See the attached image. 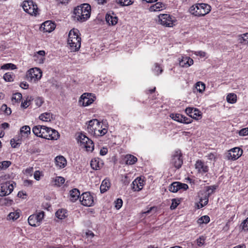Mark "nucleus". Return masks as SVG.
Segmentation results:
<instances>
[{
    "label": "nucleus",
    "mask_w": 248,
    "mask_h": 248,
    "mask_svg": "<svg viewBox=\"0 0 248 248\" xmlns=\"http://www.w3.org/2000/svg\"><path fill=\"white\" fill-rule=\"evenodd\" d=\"M115 206L116 209H119L123 205V201L121 199H117L115 202Z\"/></svg>",
    "instance_id": "6e6d98bb"
},
{
    "label": "nucleus",
    "mask_w": 248,
    "mask_h": 248,
    "mask_svg": "<svg viewBox=\"0 0 248 248\" xmlns=\"http://www.w3.org/2000/svg\"><path fill=\"white\" fill-rule=\"evenodd\" d=\"M65 179L63 177L61 176L56 177L54 180V185L57 186H61L62 184H64Z\"/></svg>",
    "instance_id": "4c0bfd02"
},
{
    "label": "nucleus",
    "mask_w": 248,
    "mask_h": 248,
    "mask_svg": "<svg viewBox=\"0 0 248 248\" xmlns=\"http://www.w3.org/2000/svg\"><path fill=\"white\" fill-rule=\"evenodd\" d=\"M81 143L84 145V147L88 151H92L94 148V144L93 141L84 135L79 136Z\"/></svg>",
    "instance_id": "ddd939ff"
},
{
    "label": "nucleus",
    "mask_w": 248,
    "mask_h": 248,
    "mask_svg": "<svg viewBox=\"0 0 248 248\" xmlns=\"http://www.w3.org/2000/svg\"><path fill=\"white\" fill-rule=\"evenodd\" d=\"M216 189V187L214 186L207 187L206 190L207 192H208V196H209L210 195L212 194Z\"/></svg>",
    "instance_id": "13d9d810"
},
{
    "label": "nucleus",
    "mask_w": 248,
    "mask_h": 248,
    "mask_svg": "<svg viewBox=\"0 0 248 248\" xmlns=\"http://www.w3.org/2000/svg\"><path fill=\"white\" fill-rule=\"evenodd\" d=\"M106 20L109 25H115L118 22V17L116 16H112L108 14L106 15Z\"/></svg>",
    "instance_id": "a878e982"
},
{
    "label": "nucleus",
    "mask_w": 248,
    "mask_h": 248,
    "mask_svg": "<svg viewBox=\"0 0 248 248\" xmlns=\"http://www.w3.org/2000/svg\"><path fill=\"white\" fill-rule=\"evenodd\" d=\"M91 12V7L89 4L84 3L81 4L75 8L74 19L75 20L80 22H84L90 17Z\"/></svg>",
    "instance_id": "f257e3e1"
},
{
    "label": "nucleus",
    "mask_w": 248,
    "mask_h": 248,
    "mask_svg": "<svg viewBox=\"0 0 248 248\" xmlns=\"http://www.w3.org/2000/svg\"><path fill=\"white\" fill-rule=\"evenodd\" d=\"M42 76L41 70L38 68H32L28 71L26 77L28 80L36 81L40 79Z\"/></svg>",
    "instance_id": "423d86ee"
},
{
    "label": "nucleus",
    "mask_w": 248,
    "mask_h": 248,
    "mask_svg": "<svg viewBox=\"0 0 248 248\" xmlns=\"http://www.w3.org/2000/svg\"><path fill=\"white\" fill-rule=\"evenodd\" d=\"M45 51L44 50H40L35 53L33 57L34 58V60L35 61L37 60V58H39V56H40V58L39 60V62L40 63H43L44 62V60H45V58L44 57L45 55Z\"/></svg>",
    "instance_id": "cd10ccee"
},
{
    "label": "nucleus",
    "mask_w": 248,
    "mask_h": 248,
    "mask_svg": "<svg viewBox=\"0 0 248 248\" xmlns=\"http://www.w3.org/2000/svg\"><path fill=\"white\" fill-rule=\"evenodd\" d=\"M154 72H155V74L156 75H158L159 74L162 73V72H163L162 68L158 64V63L155 64Z\"/></svg>",
    "instance_id": "3c124183"
},
{
    "label": "nucleus",
    "mask_w": 248,
    "mask_h": 248,
    "mask_svg": "<svg viewBox=\"0 0 248 248\" xmlns=\"http://www.w3.org/2000/svg\"><path fill=\"white\" fill-rule=\"evenodd\" d=\"M79 35V31L78 29H73L69 31L67 42L71 51L76 52L79 49L81 46V38Z\"/></svg>",
    "instance_id": "f03ea898"
},
{
    "label": "nucleus",
    "mask_w": 248,
    "mask_h": 248,
    "mask_svg": "<svg viewBox=\"0 0 248 248\" xmlns=\"http://www.w3.org/2000/svg\"><path fill=\"white\" fill-rule=\"evenodd\" d=\"M185 112L189 117L196 120H198L202 116V113L196 108H187L185 110Z\"/></svg>",
    "instance_id": "4468645a"
},
{
    "label": "nucleus",
    "mask_w": 248,
    "mask_h": 248,
    "mask_svg": "<svg viewBox=\"0 0 248 248\" xmlns=\"http://www.w3.org/2000/svg\"><path fill=\"white\" fill-rule=\"evenodd\" d=\"M34 215L35 217H36V218L37 219V220L39 221V222L40 223L43 218H44V212L43 211H41L38 213L37 214Z\"/></svg>",
    "instance_id": "864d4df0"
},
{
    "label": "nucleus",
    "mask_w": 248,
    "mask_h": 248,
    "mask_svg": "<svg viewBox=\"0 0 248 248\" xmlns=\"http://www.w3.org/2000/svg\"><path fill=\"white\" fill-rule=\"evenodd\" d=\"M67 212L66 210L61 209L58 210L56 213V216L59 219H62L64 218L67 215Z\"/></svg>",
    "instance_id": "72a5a7b5"
},
{
    "label": "nucleus",
    "mask_w": 248,
    "mask_h": 248,
    "mask_svg": "<svg viewBox=\"0 0 248 248\" xmlns=\"http://www.w3.org/2000/svg\"><path fill=\"white\" fill-rule=\"evenodd\" d=\"M70 200L73 202L76 201L79 198H80V192L78 189L74 188L70 191Z\"/></svg>",
    "instance_id": "b1692460"
},
{
    "label": "nucleus",
    "mask_w": 248,
    "mask_h": 248,
    "mask_svg": "<svg viewBox=\"0 0 248 248\" xmlns=\"http://www.w3.org/2000/svg\"><path fill=\"white\" fill-rule=\"evenodd\" d=\"M227 101L228 102L232 104H233L236 102L237 100L236 95L234 93H229L227 96Z\"/></svg>",
    "instance_id": "e433bc0d"
},
{
    "label": "nucleus",
    "mask_w": 248,
    "mask_h": 248,
    "mask_svg": "<svg viewBox=\"0 0 248 248\" xmlns=\"http://www.w3.org/2000/svg\"><path fill=\"white\" fill-rule=\"evenodd\" d=\"M192 121V120L191 119L183 115V117L182 118V121L181 122V123L188 124L191 123Z\"/></svg>",
    "instance_id": "bf43d9fd"
},
{
    "label": "nucleus",
    "mask_w": 248,
    "mask_h": 248,
    "mask_svg": "<svg viewBox=\"0 0 248 248\" xmlns=\"http://www.w3.org/2000/svg\"><path fill=\"white\" fill-rule=\"evenodd\" d=\"M193 64V60L189 57H182L179 61V64L181 67H188Z\"/></svg>",
    "instance_id": "6ab92c4d"
},
{
    "label": "nucleus",
    "mask_w": 248,
    "mask_h": 248,
    "mask_svg": "<svg viewBox=\"0 0 248 248\" xmlns=\"http://www.w3.org/2000/svg\"><path fill=\"white\" fill-rule=\"evenodd\" d=\"M126 164L133 165L137 161V158L131 155H127L125 157Z\"/></svg>",
    "instance_id": "c85d7f7f"
},
{
    "label": "nucleus",
    "mask_w": 248,
    "mask_h": 248,
    "mask_svg": "<svg viewBox=\"0 0 248 248\" xmlns=\"http://www.w3.org/2000/svg\"><path fill=\"white\" fill-rule=\"evenodd\" d=\"M210 221V217L208 216H203L198 219V223L201 224L203 223H207Z\"/></svg>",
    "instance_id": "a19ab883"
},
{
    "label": "nucleus",
    "mask_w": 248,
    "mask_h": 248,
    "mask_svg": "<svg viewBox=\"0 0 248 248\" xmlns=\"http://www.w3.org/2000/svg\"><path fill=\"white\" fill-rule=\"evenodd\" d=\"M1 109L4 111V113L7 115H10L12 112L11 108H8L7 105L5 104L2 105Z\"/></svg>",
    "instance_id": "8fccbe9b"
},
{
    "label": "nucleus",
    "mask_w": 248,
    "mask_h": 248,
    "mask_svg": "<svg viewBox=\"0 0 248 248\" xmlns=\"http://www.w3.org/2000/svg\"><path fill=\"white\" fill-rule=\"evenodd\" d=\"M11 164L9 161H4L0 162V170L7 169Z\"/></svg>",
    "instance_id": "79ce46f5"
},
{
    "label": "nucleus",
    "mask_w": 248,
    "mask_h": 248,
    "mask_svg": "<svg viewBox=\"0 0 248 248\" xmlns=\"http://www.w3.org/2000/svg\"><path fill=\"white\" fill-rule=\"evenodd\" d=\"M195 168L200 172L205 173L208 171V167L201 160H198L195 164Z\"/></svg>",
    "instance_id": "aec40b11"
},
{
    "label": "nucleus",
    "mask_w": 248,
    "mask_h": 248,
    "mask_svg": "<svg viewBox=\"0 0 248 248\" xmlns=\"http://www.w3.org/2000/svg\"><path fill=\"white\" fill-rule=\"evenodd\" d=\"M41 28L43 29L44 32H50L55 28V24L50 21H45L42 25Z\"/></svg>",
    "instance_id": "a211bd4d"
},
{
    "label": "nucleus",
    "mask_w": 248,
    "mask_h": 248,
    "mask_svg": "<svg viewBox=\"0 0 248 248\" xmlns=\"http://www.w3.org/2000/svg\"><path fill=\"white\" fill-rule=\"evenodd\" d=\"M115 2L120 6H127L133 4L132 0H115Z\"/></svg>",
    "instance_id": "7c9ffc66"
},
{
    "label": "nucleus",
    "mask_w": 248,
    "mask_h": 248,
    "mask_svg": "<svg viewBox=\"0 0 248 248\" xmlns=\"http://www.w3.org/2000/svg\"><path fill=\"white\" fill-rule=\"evenodd\" d=\"M10 143L13 148H16L20 144V142H16L15 140L14 139L11 140Z\"/></svg>",
    "instance_id": "0e129e2a"
},
{
    "label": "nucleus",
    "mask_w": 248,
    "mask_h": 248,
    "mask_svg": "<svg viewBox=\"0 0 248 248\" xmlns=\"http://www.w3.org/2000/svg\"><path fill=\"white\" fill-rule=\"evenodd\" d=\"M81 203L86 206H91L93 204V196L89 192L83 193L80 197Z\"/></svg>",
    "instance_id": "1a4fd4ad"
},
{
    "label": "nucleus",
    "mask_w": 248,
    "mask_h": 248,
    "mask_svg": "<svg viewBox=\"0 0 248 248\" xmlns=\"http://www.w3.org/2000/svg\"><path fill=\"white\" fill-rule=\"evenodd\" d=\"M20 87L23 89H27L29 87V85L28 84H27V82H21L20 84Z\"/></svg>",
    "instance_id": "774afa93"
},
{
    "label": "nucleus",
    "mask_w": 248,
    "mask_h": 248,
    "mask_svg": "<svg viewBox=\"0 0 248 248\" xmlns=\"http://www.w3.org/2000/svg\"><path fill=\"white\" fill-rule=\"evenodd\" d=\"M22 7L24 11L31 16H36L38 14L37 5L31 0L24 1Z\"/></svg>",
    "instance_id": "20e7f679"
},
{
    "label": "nucleus",
    "mask_w": 248,
    "mask_h": 248,
    "mask_svg": "<svg viewBox=\"0 0 248 248\" xmlns=\"http://www.w3.org/2000/svg\"><path fill=\"white\" fill-rule=\"evenodd\" d=\"M45 126L44 125L35 126L32 128V132L35 135L42 138L43 134L42 132L44 131Z\"/></svg>",
    "instance_id": "4be33fe9"
},
{
    "label": "nucleus",
    "mask_w": 248,
    "mask_h": 248,
    "mask_svg": "<svg viewBox=\"0 0 248 248\" xmlns=\"http://www.w3.org/2000/svg\"><path fill=\"white\" fill-rule=\"evenodd\" d=\"M56 165L60 168H63L67 164L65 158L63 156H58L55 159Z\"/></svg>",
    "instance_id": "412c9836"
},
{
    "label": "nucleus",
    "mask_w": 248,
    "mask_h": 248,
    "mask_svg": "<svg viewBox=\"0 0 248 248\" xmlns=\"http://www.w3.org/2000/svg\"><path fill=\"white\" fill-rule=\"evenodd\" d=\"M143 182L144 181L142 179L137 178L132 182V189L137 191L140 190L144 185Z\"/></svg>",
    "instance_id": "f3484780"
},
{
    "label": "nucleus",
    "mask_w": 248,
    "mask_h": 248,
    "mask_svg": "<svg viewBox=\"0 0 248 248\" xmlns=\"http://www.w3.org/2000/svg\"><path fill=\"white\" fill-rule=\"evenodd\" d=\"M39 118L40 120L43 121H50L51 119L52 118V115L50 113H44L41 114V115L39 116Z\"/></svg>",
    "instance_id": "f704fd0d"
},
{
    "label": "nucleus",
    "mask_w": 248,
    "mask_h": 248,
    "mask_svg": "<svg viewBox=\"0 0 248 248\" xmlns=\"http://www.w3.org/2000/svg\"><path fill=\"white\" fill-rule=\"evenodd\" d=\"M103 162L99 158H94L91 161V167L94 170H100L103 166Z\"/></svg>",
    "instance_id": "dca6fc26"
},
{
    "label": "nucleus",
    "mask_w": 248,
    "mask_h": 248,
    "mask_svg": "<svg viewBox=\"0 0 248 248\" xmlns=\"http://www.w3.org/2000/svg\"><path fill=\"white\" fill-rule=\"evenodd\" d=\"M8 217L10 219L16 220L19 217V214L18 212H11L9 214Z\"/></svg>",
    "instance_id": "de8ad7c7"
},
{
    "label": "nucleus",
    "mask_w": 248,
    "mask_h": 248,
    "mask_svg": "<svg viewBox=\"0 0 248 248\" xmlns=\"http://www.w3.org/2000/svg\"><path fill=\"white\" fill-rule=\"evenodd\" d=\"M22 98V95L21 93H14L12 97V102L13 104L19 103Z\"/></svg>",
    "instance_id": "2f4dec72"
},
{
    "label": "nucleus",
    "mask_w": 248,
    "mask_h": 248,
    "mask_svg": "<svg viewBox=\"0 0 248 248\" xmlns=\"http://www.w3.org/2000/svg\"><path fill=\"white\" fill-rule=\"evenodd\" d=\"M159 22L160 24L168 27H172L176 21L174 17L168 14H160L158 16Z\"/></svg>",
    "instance_id": "39448f33"
},
{
    "label": "nucleus",
    "mask_w": 248,
    "mask_h": 248,
    "mask_svg": "<svg viewBox=\"0 0 248 248\" xmlns=\"http://www.w3.org/2000/svg\"><path fill=\"white\" fill-rule=\"evenodd\" d=\"M211 6L206 3H197L191 6L189 9L190 13L195 16H204L211 11Z\"/></svg>",
    "instance_id": "7ed1b4c3"
},
{
    "label": "nucleus",
    "mask_w": 248,
    "mask_h": 248,
    "mask_svg": "<svg viewBox=\"0 0 248 248\" xmlns=\"http://www.w3.org/2000/svg\"><path fill=\"white\" fill-rule=\"evenodd\" d=\"M20 133L22 136H28L31 133V128L28 125H25L20 128Z\"/></svg>",
    "instance_id": "473e14b6"
},
{
    "label": "nucleus",
    "mask_w": 248,
    "mask_h": 248,
    "mask_svg": "<svg viewBox=\"0 0 248 248\" xmlns=\"http://www.w3.org/2000/svg\"><path fill=\"white\" fill-rule=\"evenodd\" d=\"M195 88L200 93H202L205 90V85L203 83L199 81L196 83Z\"/></svg>",
    "instance_id": "58836bf2"
},
{
    "label": "nucleus",
    "mask_w": 248,
    "mask_h": 248,
    "mask_svg": "<svg viewBox=\"0 0 248 248\" xmlns=\"http://www.w3.org/2000/svg\"><path fill=\"white\" fill-rule=\"evenodd\" d=\"M3 78L6 81L11 82L13 80V76L10 73H6L3 76Z\"/></svg>",
    "instance_id": "49530a36"
},
{
    "label": "nucleus",
    "mask_w": 248,
    "mask_h": 248,
    "mask_svg": "<svg viewBox=\"0 0 248 248\" xmlns=\"http://www.w3.org/2000/svg\"><path fill=\"white\" fill-rule=\"evenodd\" d=\"M34 102L35 103L36 106L39 107L43 103L44 100H43V98L40 97H38L34 99Z\"/></svg>",
    "instance_id": "603ef678"
},
{
    "label": "nucleus",
    "mask_w": 248,
    "mask_h": 248,
    "mask_svg": "<svg viewBox=\"0 0 248 248\" xmlns=\"http://www.w3.org/2000/svg\"><path fill=\"white\" fill-rule=\"evenodd\" d=\"M239 135L241 136H245L248 135V132L247 128L242 129L239 131Z\"/></svg>",
    "instance_id": "e2e57ef3"
},
{
    "label": "nucleus",
    "mask_w": 248,
    "mask_h": 248,
    "mask_svg": "<svg viewBox=\"0 0 248 248\" xmlns=\"http://www.w3.org/2000/svg\"><path fill=\"white\" fill-rule=\"evenodd\" d=\"M208 202V196H205L203 199H201L200 203L201 205V207H203L204 206L206 205Z\"/></svg>",
    "instance_id": "5fc2aeb1"
},
{
    "label": "nucleus",
    "mask_w": 248,
    "mask_h": 248,
    "mask_svg": "<svg viewBox=\"0 0 248 248\" xmlns=\"http://www.w3.org/2000/svg\"><path fill=\"white\" fill-rule=\"evenodd\" d=\"M179 190H186L188 188V186L187 184L182 183L179 182Z\"/></svg>",
    "instance_id": "052dcab7"
},
{
    "label": "nucleus",
    "mask_w": 248,
    "mask_h": 248,
    "mask_svg": "<svg viewBox=\"0 0 248 248\" xmlns=\"http://www.w3.org/2000/svg\"><path fill=\"white\" fill-rule=\"evenodd\" d=\"M42 133L43 134L42 138L47 140H56L60 137L58 131L46 126H45L44 131Z\"/></svg>",
    "instance_id": "0eeeda50"
},
{
    "label": "nucleus",
    "mask_w": 248,
    "mask_h": 248,
    "mask_svg": "<svg viewBox=\"0 0 248 248\" xmlns=\"http://www.w3.org/2000/svg\"><path fill=\"white\" fill-rule=\"evenodd\" d=\"M165 8V4L162 2H156L150 6L149 10L151 12L159 11Z\"/></svg>",
    "instance_id": "393cba45"
},
{
    "label": "nucleus",
    "mask_w": 248,
    "mask_h": 248,
    "mask_svg": "<svg viewBox=\"0 0 248 248\" xmlns=\"http://www.w3.org/2000/svg\"><path fill=\"white\" fill-rule=\"evenodd\" d=\"M110 186V183L109 180L105 179H104L100 186V192L102 193H103L106 192Z\"/></svg>",
    "instance_id": "5701e85b"
},
{
    "label": "nucleus",
    "mask_w": 248,
    "mask_h": 248,
    "mask_svg": "<svg viewBox=\"0 0 248 248\" xmlns=\"http://www.w3.org/2000/svg\"><path fill=\"white\" fill-rule=\"evenodd\" d=\"M179 182H173L169 186V190L172 192H176L179 190Z\"/></svg>",
    "instance_id": "c9c22d12"
},
{
    "label": "nucleus",
    "mask_w": 248,
    "mask_h": 248,
    "mask_svg": "<svg viewBox=\"0 0 248 248\" xmlns=\"http://www.w3.org/2000/svg\"><path fill=\"white\" fill-rule=\"evenodd\" d=\"M241 226L243 230H248V217L242 223Z\"/></svg>",
    "instance_id": "680f3d73"
},
{
    "label": "nucleus",
    "mask_w": 248,
    "mask_h": 248,
    "mask_svg": "<svg viewBox=\"0 0 248 248\" xmlns=\"http://www.w3.org/2000/svg\"><path fill=\"white\" fill-rule=\"evenodd\" d=\"M14 189L13 184L6 182L0 185V196H4L10 194Z\"/></svg>",
    "instance_id": "9b49d317"
},
{
    "label": "nucleus",
    "mask_w": 248,
    "mask_h": 248,
    "mask_svg": "<svg viewBox=\"0 0 248 248\" xmlns=\"http://www.w3.org/2000/svg\"><path fill=\"white\" fill-rule=\"evenodd\" d=\"M108 129L106 128H103L100 125V128L98 129V130L96 132V136H104L107 133Z\"/></svg>",
    "instance_id": "37998d69"
},
{
    "label": "nucleus",
    "mask_w": 248,
    "mask_h": 248,
    "mask_svg": "<svg viewBox=\"0 0 248 248\" xmlns=\"http://www.w3.org/2000/svg\"><path fill=\"white\" fill-rule=\"evenodd\" d=\"M170 116L174 121L181 123L183 115L180 114H171Z\"/></svg>",
    "instance_id": "c03bdc74"
},
{
    "label": "nucleus",
    "mask_w": 248,
    "mask_h": 248,
    "mask_svg": "<svg viewBox=\"0 0 248 248\" xmlns=\"http://www.w3.org/2000/svg\"><path fill=\"white\" fill-rule=\"evenodd\" d=\"M195 54L197 56H200L201 57H204L205 56L206 53L204 51H199L195 52Z\"/></svg>",
    "instance_id": "69168bd1"
},
{
    "label": "nucleus",
    "mask_w": 248,
    "mask_h": 248,
    "mask_svg": "<svg viewBox=\"0 0 248 248\" xmlns=\"http://www.w3.org/2000/svg\"><path fill=\"white\" fill-rule=\"evenodd\" d=\"M205 238L204 236H202L196 239V243L199 247L202 246L205 243Z\"/></svg>",
    "instance_id": "a18cd8bd"
},
{
    "label": "nucleus",
    "mask_w": 248,
    "mask_h": 248,
    "mask_svg": "<svg viewBox=\"0 0 248 248\" xmlns=\"http://www.w3.org/2000/svg\"><path fill=\"white\" fill-rule=\"evenodd\" d=\"M1 68L2 69H8L11 68V69H15L16 65L12 63H7L3 65Z\"/></svg>",
    "instance_id": "09e8293b"
},
{
    "label": "nucleus",
    "mask_w": 248,
    "mask_h": 248,
    "mask_svg": "<svg viewBox=\"0 0 248 248\" xmlns=\"http://www.w3.org/2000/svg\"><path fill=\"white\" fill-rule=\"evenodd\" d=\"M108 153V149L107 148H103L100 151V154L101 155H104Z\"/></svg>",
    "instance_id": "338daca9"
},
{
    "label": "nucleus",
    "mask_w": 248,
    "mask_h": 248,
    "mask_svg": "<svg viewBox=\"0 0 248 248\" xmlns=\"http://www.w3.org/2000/svg\"><path fill=\"white\" fill-rule=\"evenodd\" d=\"M171 163L177 169H179L181 167L183 161L182 154L180 150H177L175 152L174 155L172 156Z\"/></svg>",
    "instance_id": "6e6552de"
},
{
    "label": "nucleus",
    "mask_w": 248,
    "mask_h": 248,
    "mask_svg": "<svg viewBox=\"0 0 248 248\" xmlns=\"http://www.w3.org/2000/svg\"><path fill=\"white\" fill-rule=\"evenodd\" d=\"M99 128H100V122L97 119H93L89 122L87 130L91 134L96 136V132Z\"/></svg>",
    "instance_id": "9d476101"
},
{
    "label": "nucleus",
    "mask_w": 248,
    "mask_h": 248,
    "mask_svg": "<svg viewBox=\"0 0 248 248\" xmlns=\"http://www.w3.org/2000/svg\"><path fill=\"white\" fill-rule=\"evenodd\" d=\"M91 93H84L81 95L79 102L82 104L83 106H88L93 102V99L89 97V96H91Z\"/></svg>",
    "instance_id": "2eb2a0df"
},
{
    "label": "nucleus",
    "mask_w": 248,
    "mask_h": 248,
    "mask_svg": "<svg viewBox=\"0 0 248 248\" xmlns=\"http://www.w3.org/2000/svg\"><path fill=\"white\" fill-rule=\"evenodd\" d=\"M33 99H34L32 98V96H28L26 98V100L22 102L21 104V107L24 108H26L30 105L29 103L31 101H32Z\"/></svg>",
    "instance_id": "ea45409f"
},
{
    "label": "nucleus",
    "mask_w": 248,
    "mask_h": 248,
    "mask_svg": "<svg viewBox=\"0 0 248 248\" xmlns=\"http://www.w3.org/2000/svg\"><path fill=\"white\" fill-rule=\"evenodd\" d=\"M178 204H179V202H178L176 201V199H173L172 200V203L170 206V208L171 210H174L177 207Z\"/></svg>",
    "instance_id": "4d7b16f0"
},
{
    "label": "nucleus",
    "mask_w": 248,
    "mask_h": 248,
    "mask_svg": "<svg viewBox=\"0 0 248 248\" xmlns=\"http://www.w3.org/2000/svg\"><path fill=\"white\" fill-rule=\"evenodd\" d=\"M238 41L240 44L248 45V32L238 35Z\"/></svg>",
    "instance_id": "bb28decb"
},
{
    "label": "nucleus",
    "mask_w": 248,
    "mask_h": 248,
    "mask_svg": "<svg viewBox=\"0 0 248 248\" xmlns=\"http://www.w3.org/2000/svg\"><path fill=\"white\" fill-rule=\"evenodd\" d=\"M28 223L31 226L34 227L39 226L40 224L39 221L37 220L36 217H35V215H31L29 217Z\"/></svg>",
    "instance_id": "c756f323"
},
{
    "label": "nucleus",
    "mask_w": 248,
    "mask_h": 248,
    "mask_svg": "<svg viewBox=\"0 0 248 248\" xmlns=\"http://www.w3.org/2000/svg\"><path fill=\"white\" fill-rule=\"evenodd\" d=\"M243 153V150L239 147H235L229 151L227 155L228 159L235 160L240 157Z\"/></svg>",
    "instance_id": "f8f14e48"
}]
</instances>
